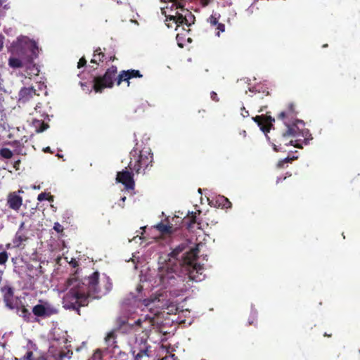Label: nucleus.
Masks as SVG:
<instances>
[{"label": "nucleus", "instance_id": "nucleus-1", "mask_svg": "<svg viewBox=\"0 0 360 360\" xmlns=\"http://www.w3.org/2000/svg\"><path fill=\"white\" fill-rule=\"evenodd\" d=\"M186 246L181 244L174 249L169 255V259L165 266L161 267L160 280L161 284L165 288L174 287L183 283L182 276L177 274L176 271L180 269L181 274L187 275L189 281H200L198 274H202L200 271L202 267L200 264L195 262L199 253L198 245L192 248L186 255L179 259V255L182 252Z\"/></svg>", "mask_w": 360, "mask_h": 360}, {"label": "nucleus", "instance_id": "nucleus-2", "mask_svg": "<svg viewBox=\"0 0 360 360\" xmlns=\"http://www.w3.org/2000/svg\"><path fill=\"white\" fill-rule=\"evenodd\" d=\"M98 272L93 273L90 276L79 281L70 278L66 281V289L70 288V293L80 305L87 304L89 298H99Z\"/></svg>", "mask_w": 360, "mask_h": 360}, {"label": "nucleus", "instance_id": "nucleus-3", "mask_svg": "<svg viewBox=\"0 0 360 360\" xmlns=\"http://www.w3.org/2000/svg\"><path fill=\"white\" fill-rule=\"evenodd\" d=\"M37 44L27 37L19 38L14 46L12 56L8 59V65L12 68H21L32 63L37 56Z\"/></svg>", "mask_w": 360, "mask_h": 360}, {"label": "nucleus", "instance_id": "nucleus-4", "mask_svg": "<svg viewBox=\"0 0 360 360\" xmlns=\"http://www.w3.org/2000/svg\"><path fill=\"white\" fill-rule=\"evenodd\" d=\"M190 287V284L188 286L186 284H183V286H178L177 288H174L173 290H165L160 289L152 294L150 297L141 301V305L147 308L153 315H160V311L158 309L155 310V309L162 308L167 305L170 296L177 297L181 292L186 291Z\"/></svg>", "mask_w": 360, "mask_h": 360}, {"label": "nucleus", "instance_id": "nucleus-5", "mask_svg": "<svg viewBox=\"0 0 360 360\" xmlns=\"http://www.w3.org/2000/svg\"><path fill=\"white\" fill-rule=\"evenodd\" d=\"M156 316H144L143 319H135L134 316H119L116 320V330L122 333L136 332L141 328L148 330L153 326Z\"/></svg>", "mask_w": 360, "mask_h": 360}, {"label": "nucleus", "instance_id": "nucleus-6", "mask_svg": "<svg viewBox=\"0 0 360 360\" xmlns=\"http://www.w3.org/2000/svg\"><path fill=\"white\" fill-rule=\"evenodd\" d=\"M117 73V68L114 65L107 70L103 77L94 78V89L96 92H102L104 88H111L113 86V78Z\"/></svg>", "mask_w": 360, "mask_h": 360}, {"label": "nucleus", "instance_id": "nucleus-7", "mask_svg": "<svg viewBox=\"0 0 360 360\" xmlns=\"http://www.w3.org/2000/svg\"><path fill=\"white\" fill-rule=\"evenodd\" d=\"M1 292L4 294V300L7 307H8L11 309H15L16 310L14 311L15 313H29V309H27L28 306L25 307L24 305H20L17 300L14 302L13 289L11 286H4L3 288H1Z\"/></svg>", "mask_w": 360, "mask_h": 360}, {"label": "nucleus", "instance_id": "nucleus-8", "mask_svg": "<svg viewBox=\"0 0 360 360\" xmlns=\"http://www.w3.org/2000/svg\"><path fill=\"white\" fill-rule=\"evenodd\" d=\"M34 315H51L58 313L56 307L47 301L39 300L38 304L32 307Z\"/></svg>", "mask_w": 360, "mask_h": 360}, {"label": "nucleus", "instance_id": "nucleus-9", "mask_svg": "<svg viewBox=\"0 0 360 360\" xmlns=\"http://www.w3.org/2000/svg\"><path fill=\"white\" fill-rule=\"evenodd\" d=\"M153 160V155L146 151H141L139 155V158L135 165L133 166L132 162H130L129 167L131 169H134L137 173H139L141 168L147 167Z\"/></svg>", "mask_w": 360, "mask_h": 360}, {"label": "nucleus", "instance_id": "nucleus-10", "mask_svg": "<svg viewBox=\"0 0 360 360\" xmlns=\"http://www.w3.org/2000/svg\"><path fill=\"white\" fill-rule=\"evenodd\" d=\"M116 180L118 182L122 183L125 185L126 188L133 189L134 181L133 180L132 174L130 172L122 171L119 172L117 174Z\"/></svg>", "mask_w": 360, "mask_h": 360}, {"label": "nucleus", "instance_id": "nucleus-11", "mask_svg": "<svg viewBox=\"0 0 360 360\" xmlns=\"http://www.w3.org/2000/svg\"><path fill=\"white\" fill-rule=\"evenodd\" d=\"M142 75L140 74L139 70H123L122 71L117 78V84L120 85L122 81H127L128 82V86L129 85V79L132 77H141Z\"/></svg>", "mask_w": 360, "mask_h": 360}, {"label": "nucleus", "instance_id": "nucleus-12", "mask_svg": "<svg viewBox=\"0 0 360 360\" xmlns=\"http://www.w3.org/2000/svg\"><path fill=\"white\" fill-rule=\"evenodd\" d=\"M22 203V198L15 192L8 194L7 198V204L10 208L14 210H18Z\"/></svg>", "mask_w": 360, "mask_h": 360}, {"label": "nucleus", "instance_id": "nucleus-13", "mask_svg": "<svg viewBox=\"0 0 360 360\" xmlns=\"http://www.w3.org/2000/svg\"><path fill=\"white\" fill-rule=\"evenodd\" d=\"M36 95V90L33 88H23L20 91V100L24 102Z\"/></svg>", "mask_w": 360, "mask_h": 360}, {"label": "nucleus", "instance_id": "nucleus-14", "mask_svg": "<svg viewBox=\"0 0 360 360\" xmlns=\"http://www.w3.org/2000/svg\"><path fill=\"white\" fill-rule=\"evenodd\" d=\"M116 331H117V330H116V328H115L114 330L109 332L107 334V335L105 336V342L106 345H108V347H111L113 348H115L116 347V345H115V344L117 342Z\"/></svg>", "mask_w": 360, "mask_h": 360}, {"label": "nucleus", "instance_id": "nucleus-15", "mask_svg": "<svg viewBox=\"0 0 360 360\" xmlns=\"http://www.w3.org/2000/svg\"><path fill=\"white\" fill-rule=\"evenodd\" d=\"M27 240V236L20 231H17L13 243L15 247H19L22 242Z\"/></svg>", "mask_w": 360, "mask_h": 360}, {"label": "nucleus", "instance_id": "nucleus-16", "mask_svg": "<svg viewBox=\"0 0 360 360\" xmlns=\"http://www.w3.org/2000/svg\"><path fill=\"white\" fill-rule=\"evenodd\" d=\"M186 316H177L176 322L182 328H186L191 325L193 321V316H188V319H184Z\"/></svg>", "mask_w": 360, "mask_h": 360}, {"label": "nucleus", "instance_id": "nucleus-17", "mask_svg": "<svg viewBox=\"0 0 360 360\" xmlns=\"http://www.w3.org/2000/svg\"><path fill=\"white\" fill-rule=\"evenodd\" d=\"M33 126L35 127L36 131L38 133L42 132L49 128L48 124L37 120L33 121Z\"/></svg>", "mask_w": 360, "mask_h": 360}, {"label": "nucleus", "instance_id": "nucleus-18", "mask_svg": "<svg viewBox=\"0 0 360 360\" xmlns=\"http://www.w3.org/2000/svg\"><path fill=\"white\" fill-rule=\"evenodd\" d=\"M216 203L218 204L219 207H221L222 208H229L231 206V202L224 196H219L216 200Z\"/></svg>", "mask_w": 360, "mask_h": 360}, {"label": "nucleus", "instance_id": "nucleus-19", "mask_svg": "<svg viewBox=\"0 0 360 360\" xmlns=\"http://www.w3.org/2000/svg\"><path fill=\"white\" fill-rule=\"evenodd\" d=\"M288 129L283 134V137H287V136H296V128L297 126L295 124L290 126L288 124H285Z\"/></svg>", "mask_w": 360, "mask_h": 360}, {"label": "nucleus", "instance_id": "nucleus-20", "mask_svg": "<svg viewBox=\"0 0 360 360\" xmlns=\"http://www.w3.org/2000/svg\"><path fill=\"white\" fill-rule=\"evenodd\" d=\"M264 124L266 127V132H269V130L273 127L272 122H274V118L271 116L263 117Z\"/></svg>", "mask_w": 360, "mask_h": 360}, {"label": "nucleus", "instance_id": "nucleus-21", "mask_svg": "<svg viewBox=\"0 0 360 360\" xmlns=\"http://www.w3.org/2000/svg\"><path fill=\"white\" fill-rule=\"evenodd\" d=\"M156 229L162 233H169L172 232V226L160 223L156 226Z\"/></svg>", "mask_w": 360, "mask_h": 360}, {"label": "nucleus", "instance_id": "nucleus-22", "mask_svg": "<svg viewBox=\"0 0 360 360\" xmlns=\"http://www.w3.org/2000/svg\"><path fill=\"white\" fill-rule=\"evenodd\" d=\"M73 352L72 350L68 349L67 351L61 350L59 352L58 358L63 360L64 358L70 359Z\"/></svg>", "mask_w": 360, "mask_h": 360}, {"label": "nucleus", "instance_id": "nucleus-23", "mask_svg": "<svg viewBox=\"0 0 360 360\" xmlns=\"http://www.w3.org/2000/svg\"><path fill=\"white\" fill-rule=\"evenodd\" d=\"M253 120L260 127L261 130L262 131H264V133H266V127L264 124L263 117L256 116V117H253Z\"/></svg>", "mask_w": 360, "mask_h": 360}, {"label": "nucleus", "instance_id": "nucleus-24", "mask_svg": "<svg viewBox=\"0 0 360 360\" xmlns=\"http://www.w3.org/2000/svg\"><path fill=\"white\" fill-rule=\"evenodd\" d=\"M148 348L140 349L139 352L135 354V360H141L143 357H147L149 356L148 354Z\"/></svg>", "mask_w": 360, "mask_h": 360}, {"label": "nucleus", "instance_id": "nucleus-25", "mask_svg": "<svg viewBox=\"0 0 360 360\" xmlns=\"http://www.w3.org/2000/svg\"><path fill=\"white\" fill-rule=\"evenodd\" d=\"M194 20H195L194 15L187 10L186 14V18H184V20L186 21V25L188 26H190L191 25V23H193Z\"/></svg>", "mask_w": 360, "mask_h": 360}, {"label": "nucleus", "instance_id": "nucleus-26", "mask_svg": "<svg viewBox=\"0 0 360 360\" xmlns=\"http://www.w3.org/2000/svg\"><path fill=\"white\" fill-rule=\"evenodd\" d=\"M102 353L98 349L96 350L93 355L88 360H102Z\"/></svg>", "mask_w": 360, "mask_h": 360}, {"label": "nucleus", "instance_id": "nucleus-27", "mask_svg": "<svg viewBox=\"0 0 360 360\" xmlns=\"http://www.w3.org/2000/svg\"><path fill=\"white\" fill-rule=\"evenodd\" d=\"M1 155L5 158H11L13 155V153L8 148H4L1 150Z\"/></svg>", "mask_w": 360, "mask_h": 360}, {"label": "nucleus", "instance_id": "nucleus-28", "mask_svg": "<svg viewBox=\"0 0 360 360\" xmlns=\"http://www.w3.org/2000/svg\"><path fill=\"white\" fill-rule=\"evenodd\" d=\"M176 18L175 20V22L178 25L181 24H185L186 21L184 20V18H186V15H183L182 14L179 13L177 15H176Z\"/></svg>", "mask_w": 360, "mask_h": 360}, {"label": "nucleus", "instance_id": "nucleus-29", "mask_svg": "<svg viewBox=\"0 0 360 360\" xmlns=\"http://www.w3.org/2000/svg\"><path fill=\"white\" fill-rule=\"evenodd\" d=\"M7 259H8L7 252L5 251L0 252V264H5L6 262Z\"/></svg>", "mask_w": 360, "mask_h": 360}, {"label": "nucleus", "instance_id": "nucleus-30", "mask_svg": "<svg viewBox=\"0 0 360 360\" xmlns=\"http://www.w3.org/2000/svg\"><path fill=\"white\" fill-rule=\"evenodd\" d=\"M34 359L33 358V352L32 351H28L23 356V360H34Z\"/></svg>", "mask_w": 360, "mask_h": 360}, {"label": "nucleus", "instance_id": "nucleus-31", "mask_svg": "<svg viewBox=\"0 0 360 360\" xmlns=\"http://www.w3.org/2000/svg\"><path fill=\"white\" fill-rule=\"evenodd\" d=\"M86 60L84 57H82V58L79 59V60L78 62L77 68H80L82 67H84L86 65Z\"/></svg>", "mask_w": 360, "mask_h": 360}, {"label": "nucleus", "instance_id": "nucleus-32", "mask_svg": "<svg viewBox=\"0 0 360 360\" xmlns=\"http://www.w3.org/2000/svg\"><path fill=\"white\" fill-rule=\"evenodd\" d=\"M54 230L60 233L63 231V226L59 223H56L53 227Z\"/></svg>", "mask_w": 360, "mask_h": 360}, {"label": "nucleus", "instance_id": "nucleus-33", "mask_svg": "<svg viewBox=\"0 0 360 360\" xmlns=\"http://www.w3.org/2000/svg\"><path fill=\"white\" fill-rule=\"evenodd\" d=\"M210 22L212 25H217L218 24V20H217V18H215L214 15H211L210 18Z\"/></svg>", "mask_w": 360, "mask_h": 360}, {"label": "nucleus", "instance_id": "nucleus-34", "mask_svg": "<svg viewBox=\"0 0 360 360\" xmlns=\"http://www.w3.org/2000/svg\"><path fill=\"white\" fill-rule=\"evenodd\" d=\"M46 198V193H41L39 194L37 200L39 201H43Z\"/></svg>", "mask_w": 360, "mask_h": 360}, {"label": "nucleus", "instance_id": "nucleus-35", "mask_svg": "<svg viewBox=\"0 0 360 360\" xmlns=\"http://www.w3.org/2000/svg\"><path fill=\"white\" fill-rule=\"evenodd\" d=\"M217 29L221 32H224L225 30V26L224 24L218 23L217 24Z\"/></svg>", "mask_w": 360, "mask_h": 360}, {"label": "nucleus", "instance_id": "nucleus-36", "mask_svg": "<svg viewBox=\"0 0 360 360\" xmlns=\"http://www.w3.org/2000/svg\"><path fill=\"white\" fill-rule=\"evenodd\" d=\"M25 229V222H22L19 226L18 231L22 232V231Z\"/></svg>", "mask_w": 360, "mask_h": 360}, {"label": "nucleus", "instance_id": "nucleus-37", "mask_svg": "<svg viewBox=\"0 0 360 360\" xmlns=\"http://www.w3.org/2000/svg\"><path fill=\"white\" fill-rule=\"evenodd\" d=\"M100 49H97L96 50V53H98V56L101 57L99 58V60L101 61L103 60V58L104 57V53H101V52H98Z\"/></svg>", "mask_w": 360, "mask_h": 360}, {"label": "nucleus", "instance_id": "nucleus-38", "mask_svg": "<svg viewBox=\"0 0 360 360\" xmlns=\"http://www.w3.org/2000/svg\"><path fill=\"white\" fill-rule=\"evenodd\" d=\"M211 98H212V100L215 101H218V98H217V94L215 92H212L211 94Z\"/></svg>", "mask_w": 360, "mask_h": 360}, {"label": "nucleus", "instance_id": "nucleus-39", "mask_svg": "<svg viewBox=\"0 0 360 360\" xmlns=\"http://www.w3.org/2000/svg\"><path fill=\"white\" fill-rule=\"evenodd\" d=\"M285 145H287V146H288V145H294V146H295V147H297V148H302V146H300V145H298L297 143L294 144V143H293V141H290L289 142V143H286Z\"/></svg>", "mask_w": 360, "mask_h": 360}, {"label": "nucleus", "instance_id": "nucleus-40", "mask_svg": "<svg viewBox=\"0 0 360 360\" xmlns=\"http://www.w3.org/2000/svg\"><path fill=\"white\" fill-rule=\"evenodd\" d=\"M285 117V112H281L278 115V118H280V119H284Z\"/></svg>", "mask_w": 360, "mask_h": 360}, {"label": "nucleus", "instance_id": "nucleus-41", "mask_svg": "<svg viewBox=\"0 0 360 360\" xmlns=\"http://www.w3.org/2000/svg\"><path fill=\"white\" fill-rule=\"evenodd\" d=\"M209 4V1L208 0H202V4L203 6H207Z\"/></svg>", "mask_w": 360, "mask_h": 360}, {"label": "nucleus", "instance_id": "nucleus-42", "mask_svg": "<svg viewBox=\"0 0 360 360\" xmlns=\"http://www.w3.org/2000/svg\"><path fill=\"white\" fill-rule=\"evenodd\" d=\"M34 360H46V358L44 356H40L37 358H35Z\"/></svg>", "mask_w": 360, "mask_h": 360}, {"label": "nucleus", "instance_id": "nucleus-43", "mask_svg": "<svg viewBox=\"0 0 360 360\" xmlns=\"http://www.w3.org/2000/svg\"><path fill=\"white\" fill-rule=\"evenodd\" d=\"M167 18H169L170 20H173L175 22L176 17L174 16V15H171V16L168 17Z\"/></svg>", "mask_w": 360, "mask_h": 360}, {"label": "nucleus", "instance_id": "nucleus-44", "mask_svg": "<svg viewBox=\"0 0 360 360\" xmlns=\"http://www.w3.org/2000/svg\"><path fill=\"white\" fill-rule=\"evenodd\" d=\"M191 218H192V221L194 222L195 221V213L194 212H191Z\"/></svg>", "mask_w": 360, "mask_h": 360}, {"label": "nucleus", "instance_id": "nucleus-45", "mask_svg": "<svg viewBox=\"0 0 360 360\" xmlns=\"http://www.w3.org/2000/svg\"><path fill=\"white\" fill-rule=\"evenodd\" d=\"M242 115H243V117H246V116H248V112L245 110L244 113H242Z\"/></svg>", "mask_w": 360, "mask_h": 360}, {"label": "nucleus", "instance_id": "nucleus-46", "mask_svg": "<svg viewBox=\"0 0 360 360\" xmlns=\"http://www.w3.org/2000/svg\"><path fill=\"white\" fill-rule=\"evenodd\" d=\"M243 136H246V131L244 130L240 133Z\"/></svg>", "mask_w": 360, "mask_h": 360}, {"label": "nucleus", "instance_id": "nucleus-47", "mask_svg": "<svg viewBox=\"0 0 360 360\" xmlns=\"http://www.w3.org/2000/svg\"><path fill=\"white\" fill-rule=\"evenodd\" d=\"M45 151H46V152H49V151H50V148H49V147H47V148L45 149Z\"/></svg>", "mask_w": 360, "mask_h": 360}, {"label": "nucleus", "instance_id": "nucleus-48", "mask_svg": "<svg viewBox=\"0 0 360 360\" xmlns=\"http://www.w3.org/2000/svg\"><path fill=\"white\" fill-rule=\"evenodd\" d=\"M283 162H279L278 165V167H281L283 165Z\"/></svg>", "mask_w": 360, "mask_h": 360}, {"label": "nucleus", "instance_id": "nucleus-49", "mask_svg": "<svg viewBox=\"0 0 360 360\" xmlns=\"http://www.w3.org/2000/svg\"><path fill=\"white\" fill-rule=\"evenodd\" d=\"M324 336L330 337L331 335H328V333H325V334H324Z\"/></svg>", "mask_w": 360, "mask_h": 360}, {"label": "nucleus", "instance_id": "nucleus-50", "mask_svg": "<svg viewBox=\"0 0 360 360\" xmlns=\"http://www.w3.org/2000/svg\"><path fill=\"white\" fill-rule=\"evenodd\" d=\"M324 336L330 337L331 335H328V333H325V334H324Z\"/></svg>", "mask_w": 360, "mask_h": 360}, {"label": "nucleus", "instance_id": "nucleus-51", "mask_svg": "<svg viewBox=\"0 0 360 360\" xmlns=\"http://www.w3.org/2000/svg\"><path fill=\"white\" fill-rule=\"evenodd\" d=\"M121 200H122L123 202H124V200H126V197H123V198H122V199H121Z\"/></svg>", "mask_w": 360, "mask_h": 360}, {"label": "nucleus", "instance_id": "nucleus-52", "mask_svg": "<svg viewBox=\"0 0 360 360\" xmlns=\"http://www.w3.org/2000/svg\"><path fill=\"white\" fill-rule=\"evenodd\" d=\"M274 150H275L276 151H278V149H277L276 146H274Z\"/></svg>", "mask_w": 360, "mask_h": 360}, {"label": "nucleus", "instance_id": "nucleus-53", "mask_svg": "<svg viewBox=\"0 0 360 360\" xmlns=\"http://www.w3.org/2000/svg\"><path fill=\"white\" fill-rule=\"evenodd\" d=\"M91 63H96V60H95V59H92V60H91Z\"/></svg>", "mask_w": 360, "mask_h": 360}, {"label": "nucleus", "instance_id": "nucleus-54", "mask_svg": "<svg viewBox=\"0 0 360 360\" xmlns=\"http://www.w3.org/2000/svg\"><path fill=\"white\" fill-rule=\"evenodd\" d=\"M49 200H53V196H51V197L49 198Z\"/></svg>", "mask_w": 360, "mask_h": 360}, {"label": "nucleus", "instance_id": "nucleus-55", "mask_svg": "<svg viewBox=\"0 0 360 360\" xmlns=\"http://www.w3.org/2000/svg\"><path fill=\"white\" fill-rule=\"evenodd\" d=\"M2 46H3V44H2V43H1L0 44V50L1 49Z\"/></svg>", "mask_w": 360, "mask_h": 360}, {"label": "nucleus", "instance_id": "nucleus-56", "mask_svg": "<svg viewBox=\"0 0 360 360\" xmlns=\"http://www.w3.org/2000/svg\"><path fill=\"white\" fill-rule=\"evenodd\" d=\"M18 193H23V191L22 190H19Z\"/></svg>", "mask_w": 360, "mask_h": 360}, {"label": "nucleus", "instance_id": "nucleus-57", "mask_svg": "<svg viewBox=\"0 0 360 360\" xmlns=\"http://www.w3.org/2000/svg\"><path fill=\"white\" fill-rule=\"evenodd\" d=\"M115 58V57H111V58H110V60H113Z\"/></svg>", "mask_w": 360, "mask_h": 360}]
</instances>
